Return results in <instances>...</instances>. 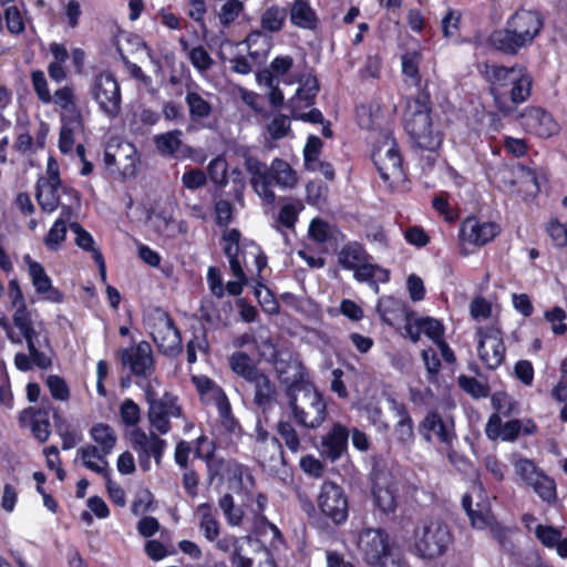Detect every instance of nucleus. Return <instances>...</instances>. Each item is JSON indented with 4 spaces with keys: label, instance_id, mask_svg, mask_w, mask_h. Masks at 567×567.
I'll use <instances>...</instances> for the list:
<instances>
[{
    "label": "nucleus",
    "instance_id": "1",
    "mask_svg": "<svg viewBox=\"0 0 567 567\" xmlns=\"http://www.w3.org/2000/svg\"><path fill=\"white\" fill-rule=\"evenodd\" d=\"M483 75L488 83L494 106L504 116L513 115L517 106L532 95L534 80L524 64H486Z\"/></svg>",
    "mask_w": 567,
    "mask_h": 567
},
{
    "label": "nucleus",
    "instance_id": "2",
    "mask_svg": "<svg viewBox=\"0 0 567 567\" xmlns=\"http://www.w3.org/2000/svg\"><path fill=\"white\" fill-rule=\"evenodd\" d=\"M544 24L539 11L519 8L508 17L504 28L495 29L487 35L486 43L494 51L515 56L522 49L534 43Z\"/></svg>",
    "mask_w": 567,
    "mask_h": 567
},
{
    "label": "nucleus",
    "instance_id": "3",
    "mask_svg": "<svg viewBox=\"0 0 567 567\" xmlns=\"http://www.w3.org/2000/svg\"><path fill=\"white\" fill-rule=\"evenodd\" d=\"M244 166L249 174V182L254 192L267 205H274L276 194L274 186L281 189H292L298 184V174L291 165L279 157L272 159L270 166L256 156H246Z\"/></svg>",
    "mask_w": 567,
    "mask_h": 567
},
{
    "label": "nucleus",
    "instance_id": "4",
    "mask_svg": "<svg viewBox=\"0 0 567 567\" xmlns=\"http://www.w3.org/2000/svg\"><path fill=\"white\" fill-rule=\"evenodd\" d=\"M431 113V94L425 85L408 103L404 113V130L414 147L421 151L435 152L441 147L443 138L440 132L433 130Z\"/></svg>",
    "mask_w": 567,
    "mask_h": 567
},
{
    "label": "nucleus",
    "instance_id": "5",
    "mask_svg": "<svg viewBox=\"0 0 567 567\" xmlns=\"http://www.w3.org/2000/svg\"><path fill=\"white\" fill-rule=\"evenodd\" d=\"M292 421L305 429H317L328 412L323 396L315 389L303 385L301 379L293 380L286 390Z\"/></svg>",
    "mask_w": 567,
    "mask_h": 567
},
{
    "label": "nucleus",
    "instance_id": "6",
    "mask_svg": "<svg viewBox=\"0 0 567 567\" xmlns=\"http://www.w3.org/2000/svg\"><path fill=\"white\" fill-rule=\"evenodd\" d=\"M363 560L372 567H402L403 561L382 528H363L358 538Z\"/></svg>",
    "mask_w": 567,
    "mask_h": 567
},
{
    "label": "nucleus",
    "instance_id": "7",
    "mask_svg": "<svg viewBox=\"0 0 567 567\" xmlns=\"http://www.w3.org/2000/svg\"><path fill=\"white\" fill-rule=\"evenodd\" d=\"M145 401L148 405L147 419L152 429L165 435L172 431L171 419H185L179 396L172 391H164L159 396L151 383L144 388Z\"/></svg>",
    "mask_w": 567,
    "mask_h": 567
},
{
    "label": "nucleus",
    "instance_id": "8",
    "mask_svg": "<svg viewBox=\"0 0 567 567\" xmlns=\"http://www.w3.org/2000/svg\"><path fill=\"white\" fill-rule=\"evenodd\" d=\"M452 540L453 535L447 524L441 519L424 520L414 532V548L423 559L443 556Z\"/></svg>",
    "mask_w": 567,
    "mask_h": 567
},
{
    "label": "nucleus",
    "instance_id": "9",
    "mask_svg": "<svg viewBox=\"0 0 567 567\" xmlns=\"http://www.w3.org/2000/svg\"><path fill=\"white\" fill-rule=\"evenodd\" d=\"M150 334L158 351L166 357H177L183 351L182 333L172 316L157 307L146 321Z\"/></svg>",
    "mask_w": 567,
    "mask_h": 567
},
{
    "label": "nucleus",
    "instance_id": "10",
    "mask_svg": "<svg viewBox=\"0 0 567 567\" xmlns=\"http://www.w3.org/2000/svg\"><path fill=\"white\" fill-rule=\"evenodd\" d=\"M371 158L381 179L389 186H394L406 178L403 156L392 134L385 135L383 141L374 146Z\"/></svg>",
    "mask_w": 567,
    "mask_h": 567
},
{
    "label": "nucleus",
    "instance_id": "11",
    "mask_svg": "<svg viewBox=\"0 0 567 567\" xmlns=\"http://www.w3.org/2000/svg\"><path fill=\"white\" fill-rule=\"evenodd\" d=\"M35 199L43 213L51 214L59 207L62 208V215L71 214L73 205L80 203V193L63 183L41 182L35 184Z\"/></svg>",
    "mask_w": 567,
    "mask_h": 567
},
{
    "label": "nucleus",
    "instance_id": "12",
    "mask_svg": "<svg viewBox=\"0 0 567 567\" xmlns=\"http://www.w3.org/2000/svg\"><path fill=\"white\" fill-rule=\"evenodd\" d=\"M502 227L498 223L493 220H484L476 215H468L465 217L458 227V243L462 248V254L466 255L467 247L480 249L501 234Z\"/></svg>",
    "mask_w": 567,
    "mask_h": 567
},
{
    "label": "nucleus",
    "instance_id": "13",
    "mask_svg": "<svg viewBox=\"0 0 567 567\" xmlns=\"http://www.w3.org/2000/svg\"><path fill=\"white\" fill-rule=\"evenodd\" d=\"M317 504L322 516L334 526L343 525L349 517V498L342 486L332 481H324L317 496Z\"/></svg>",
    "mask_w": 567,
    "mask_h": 567
},
{
    "label": "nucleus",
    "instance_id": "14",
    "mask_svg": "<svg viewBox=\"0 0 567 567\" xmlns=\"http://www.w3.org/2000/svg\"><path fill=\"white\" fill-rule=\"evenodd\" d=\"M90 436L96 443L86 444L78 450V456L82 460L83 466L86 468L87 463H95L92 458L101 462V466H109L106 460L116 445L117 436L114 429L106 423H95L90 429Z\"/></svg>",
    "mask_w": 567,
    "mask_h": 567
},
{
    "label": "nucleus",
    "instance_id": "15",
    "mask_svg": "<svg viewBox=\"0 0 567 567\" xmlns=\"http://www.w3.org/2000/svg\"><path fill=\"white\" fill-rule=\"evenodd\" d=\"M92 96L100 110L110 118L120 115L122 109L121 86L110 71H102L94 76Z\"/></svg>",
    "mask_w": 567,
    "mask_h": 567
},
{
    "label": "nucleus",
    "instance_id": "16",
    "mask_svg": "<svg viewBox=\"0 0 567 567\" xmlns=\"http://www.w3.org/2000/svg\"><path fill=\"white\" fill-rule=\"evenodd\" d=\"M13 326L20 331L22 340L27 342L28 351L30 352L35 367L41 370H48L52 365V359L44 352L37 348V342L40 333L34 328L32 319V311L28 306L17 308L12 315Z\"/></svg>",
    "mask_w": 567,
    "mask_h": 567
},
{
    "label": "nucleus",
    "instance_id": "17",
    "mask_svg": "<svg viewBox=\"0 0 567 567\" xmlns=\"http://www.w3.org/2000/svg\"><path fill=\"white\" fill-rule=\"evenodd\" d=\"M117 358L124 367H128L136 378H150L155 371L152 347L147 341L117 351Z\"/></svg>",
    "mask_w": 567,
    "mask_h": 567
},
{
    "label": "nucleus",
    "instance_id": "18",
    "mask_svg": "<svg viewBox=\"0 0 567 567\" xmlns=\"http://www.w3.org/2000/svg\"><path fill=\"white\" fill-rule=\"evenodd\" d=\"M417 431L426 442H432L433 436L445 445H452L456 439L455 424L452 417L443 419L437 411H429L417 425Z\"/></svg>",
    "mask_w": 567,
    "mask_h": 567
},
{
    "label": "nucleus",
    "instance_id": "19",
    "mask_svg": "<svg viewBox=\"0 0 567 567\" xmlns=\"http://www.w3.org/2000/svg\"><path fill=\"white\" fill-rule=\"evenodd\" d=\"M520 123L529 134L548 138L559 130L553 115L543 107L528 106L520 114Z\"/></svg>",
    "mask_w": 567,
    "mask_h": 567
},
{
    "label": "nucleus",
    "instance_id": "20",
    "mask_svg": "<svg viewBox=\"0 0 567 567\" xmlns=\"http://www.w3.org/2000/svg\"><path fill=\"white\" fill-rule=\"evenodd\" d=\"M28 266L29 276L31 278L34 290L38 295L53 303H61L64 299L63 293L52 285L51 278L45 272L44 267L31 258L30 255L23 257Z\"/></svg>",
    "mask_w": 567,
    "mask_h": 567
},
{
    "label": "nucleus",
    "instance_id": "21",
    "mask_svg": "<svg viewBox=\"0 0 567 567\" xmlns=\"http://www.w3.org/2000/svg\"><path fill=\"white\" fill-rule=\"evenodd\" d=\"M348 440L347 427L339 423L333 424L331 430L322 436L318 451L323 458L336 462L347 451Z\"/></svg>",
    "mask_w": 567,
    "mask_h": 567
},
{
    "label": "nucleus",
    "instance_id": "22",
    "mask_svg": "<svg viewBox=\"0 0 567 567\" xmlns=\"http://www.w3.org/2000/svg\"><path fill=\"white\" fill-rule=\"evenodd\" d=\"M377 311L381 320L390 327H394L402 320L409 321L414 315L405 301L393 296L381 297L377 305Z\"/></svg>",
    "mask_w": 567,
    "mask_h": 567
},
{
    "label": "nucleus",
    "instance_id": "23",
    "mask_svg": "<svg viewBox=\"0 0 567 567\" xmlns=\"http://www.w3.org/2000/svg\"><path fill=\"white\" fill-rule=\"evenodd\" d=\"M485 434L491 441L515 442L522 434V421L512 419L503 423L498 415L491 414L485 424Z\"/></svg>",
    "mask_w": 567,
    "mask_h": 567
},
{
    "label": "nucleus",
    "instance_id": "24",
    "mask_svg": "<svg viewBox=\"0 0 567 567\" xmlns=\"http://www.w3.org/2000/svg\"><path fill=\"white\" fill-rule=\"evenodd\" d=\"M131 443L133 449H141L146 452L150 457H153L157 465L161 464L165 453L167 443L157 434L152 433L148 437L141 427L131 431Z\"/></svg>",
    "mask_w": 567,
    "mask_h": 567
},
{
    "label": "nucleus",
    "instance_id": "25",
    "mask_svg": "<svg viewBox=\"0 0 567 567\" xmlns=\"http://www.w3.org/2000/svg\"><path fill=\"white\" fill-rule=\"evenodd\" d=\"M297 81L299 86L291 99L292 107H312L316 104L317 96L320 92V82L317 75L308 73L306 75H301Z\"/></svg>",
    "mask_w": 567,
    "mask_h": 567
},
{
    "label": "nucleus",
    "instance_id": "26",
    "mask_svg": "<svg viewBox=\"0 0 567 567\" xmlns=\"http://www.w3.org/2000/svg\"><path fill=\"white\" fill-rule=\"evenodd\" d=\"M372 259H367L359 265L352 272L353 278L361 284H368L377 292L379 284H388L391 280V271L379 264H372Z\"/></svg>",
    "mask_w": 567,
    "mask_h": 567
},
{
    "label": "nucleus",
    "instance_id": "27",
    "mask_svg": "<svg viewBox=\"0 0 567 567\" xmlns=\"http://www.w3.org/2000/svg\"><path fill=\"white\" fill-rule=\"evenodd\" d=\"M289 19L292 25L305 30H315L319 24L317 12L309 0H293L289 10Z\"/></svg>",
    "mask_w": 567,
    "mask_h": 567
},
{
    "label": "nucleus",
    "instance_id": "28",
    "mask_svg": "<svg viewBox=\"0 0 567 567\" xmlns=\"http://www.w3.org/2000/svg\"><path fill=\"white\" fill-rule=\"evenodd\" d=\"M367 259H373L368 252L364 245L357 241H348L338 252V264L344 270L353 271L359 265Z\"/></svg>",
    "mask_w": 567,
    "mask_h": 567
},
{
    "label": "nucleus",
    "instance_id": "29",
    "mask_svg": "<svg viewBox=\"0 0 567 567\" xmlns=\"http://www.w3.org/2000/svg\"><path fill=\"white\" fill-rule=\"evenodd\" d=\"M398 487L394 482L381 484L375 480L372 486L373 502L377 508L384 514L394 513L398 507Z\"/></svg>",
    "mask_w": 567,
    "mask_h": 567
},
{
    "label": "nucleus",
    "instance_id": "30",
    "mask_svg": "<svg viewBox=\"0 0 567 567\" xmlns=\"http://www.w3.org/2000/svg\"><path fill=\"white\" fill-rule=\"evenodd\" d=\"M248 383L254 385V403L262 409H270L276 399V385L262 371Z\"/></svg>",
    "mask_w": 567,
    "mask_h": 567
},
{
    "label": "nucleus",
    "instance_id": "31",
    "mask_svg": "<svg viewBox=\"0 0 567 567\" xmlns=\"http://www.w3.org/2000/svg\"><path fill=\"white\" fill-rule=\"evenodd\" d=\"M197 512L199 514V530L207 542L214 543L220 536V523L213 506L209 503L199 504Z\"/></svg>",
    "mask_w": 567,
    "mask_h": 567
},
{
    "label": "nucleus",
    "instance_id": "32",
    "mask_svg": "<svg viewBox=\"0 0 567 567\" xmlns=\"http://www.w3.org/2000/svg\"><path fill=\"white\" fill-rule=\"evenodd\" d=\"M53 102L61 109V118L69 117L73 122L72 117L82 116V112L76 104L74 90L71 85H64L55 90Z\"/></svg>",
    "mask_w": 567,
    "mask_h": 567
},
{
    "label": "nucleus",
    "instance_id": "33",
    "mask_svg": "<svg viewBox=\"0 0 567 567\" xmlns=\"http://www.w3.org/2000/svg\"><path fill=\"white\" fill-rule=\"evenodd\" d=\"M182 136L183 132L176 128L155 135L153 143L159 155L176 157L177 152L183 146Z\"/></svg>",
    "mask_w": 567,
    "mask_h": 567
},
{
    "label": "nucleus",
    "instance_id": "34",
    "mask_svg": "<svg viewBox=\"0 0 567 567\" xmlns=\"http://www.w3.org/2000/svg\"><path fill=\"white\" fill-rule=\"evenodd\" d=\"M185 103L188 107V115L192 122L207 118L213 112L212 104L196 90H192L189 85H187Z\"/></svg>",
    "mask_w": 567,
    "mask_h": 567
},
{
    "label": "nucleus",
    "instance_id": "35",
    "mask_svg": "<svg viewBox=\"0 0 567 567\" xmlns=\"http://www.w3.org/2000/svg\"><path fill=\"white\" fill-rule=\"evenodd\" d=\"M61 118V128L59 134V150L62 154L70 153L74 147L75 133L81 132L84 127L83 116Z\"/></svg>",
    "mask_w": 567,
    "mask_h": 567
},
{
    "label": "nucleus",
    "instance_id": "36",
    "mask_svg": "<svg viewBox=\"0 0 567 567\" xmlns=\"http://www.w3.org/2000/svg\"><path fill=\"white\" fill-rule=\"evenodd\" d=\"M86 468L101 475L105 480V487L109 498L116 506L123 507L126 504V495L124 489L112 481L111 470L105 466H101L99 463H87Z\"/></svg>",
    "mask_w": 567,
    "mask_h": 567
},
{
    "label": "nucleus",
    "instance_id": "37",
    "mask_svg": "<svg viewBox=\"0 0 567 567\" xmlns=\"http://www.w3.org/2000/svg\"><path fill=\"white\" fill-rule=\"evenodd\" d=\"M422 61V53L417 50L406 51L401 56V71L403 76L416 87H422V75L420 72V63Z\"/></svg>",
    "mask_w": 567,
    "mask_h": 567
},
{
    "label": "nucleus",
    "instance_id": "38",
    "mask_svg": "<svg viewBox=\"0 0 567 567\" xmlns=\"http://www.w3.org/2000/svg\"><path fill=\"white\" fill-rule=\"evenodd\" d=\"M197 351H200L205 355H208L210 352L207 330L204 326L194 328L192 338L186 343V355L188 364L196 363Z\"/></svg>",
    "mask_w": 567,
    "mask_h": 567
},
{
    "label": "nucleus",
    "instance_id": "39",
    "mask_svg": "<svg viewBox=\"0 0 567 567\" xmlns=\"http://www.w3.org/2000/svg\"><path fill=\"white\" fill-rule=\"evenodd\" d=\"M229 367L235 374L243 378L246 382L261 372L252 362V359L243 351H236L229 357Z\"/></svg>",
    "mask_w": 567,
    "mask_h": 567
},
{
    "label": "nucleus",
    "instance_id": "40",
    "mask_svg": "<svg viewBox=\"0 0 567 567\" xmlns=\"http://www.w3.org/2000/svg\"><path fill=\"white\" fill-rule=\"evenodd\" d=\"M491 404L494 413L502 417H511L519 413V403L506 391H496L491 395Z\"/></svg>",
    "mask_w": 567,
    "mask_h": 567
},
{
    "label": "nucleus",
    "instance_id": "41",
    "mask_svg": "<svg viewBox=\"0 0 567 567\" xmlns=\"http://www.w3.org/2000/svg\"><path fill=\"white\" fill-rule=\"evenodd\" d=\"M286 19V8L274 4L262 12L260 17V27L264 31L277 33L285 27Z\"/></svg>",
    "mask_w": 567,
    "mask_h": 567
},
{
    "label": "nucleus",
    "instance_id": "42",
    "mask_svg": "<svg viewBox=\"0 0 567 567\" xmlns=\"http://www.w3.org/2000/svg\"><path fill=\"white\" fill-rule=\"evenodd\" d=\"M505 353L506 349L503 339L493 342L492 354L486 350V347H483L482 341L477 344V354L480 360L491 370H495L502 365L505 360Z\"/></svg>",
    "mask_w": 567,
    "mask_h": 567
},
{
    "label": "nucleus",
    "instance_id": "43",
    "mask_svg": "<svg viewBox=\"0 0 567 567\" xmlns=\"http://www.w3.org/2000/svg\"><path fill=\"white\" fill-rule=\"evenodd\" d=\"M218 410L220 415V424L225 432L231 437L240 439L243 436V429L238 420L231 413V406L227 398L224 395L223 400L218 402Z\"/></svg>",
    "mask_w": 567,
    "mask_h": 567
},
{
    "label": "nucleus",
    "instance_id": "44",
    "mask_svg": "<svg viewBox=\"0 0 567 567\" xmlns=\"http://www.w3.org/2000/svg\"><path fill=\"white\" fill-rule=\"evenodd\" d=\"M323 142L317 135H309L303 147V167L306 171L316 172L319 157L322 153Z\"/></svg>",
    "mask_w": 567,
    "mask_h": 567
},
{
    "label": "nucleus",
    "instance_id": "45",
    "mask_svg": "<svg viewBox=\"0 0 567 567\" xmlns=\"http://www.w3.org/2000/svg\"><path fill=\"white\" fill-rule=\"evenodd\" d=\"M529 486L534 492L546 503L553 504L557 499L556 483L554 478L546 475L544 472L539 474Z\"/></svg>",
    "mask_w": 567,
    "mask_h": 567
},
{
    "label": "nucleus",
    "instance_id": "46",
    "mask_svg": "<svg viewBox=\"0 0 567 567\" xmlns=\"http://www.w3.org/2000/svg\"><path fill=\"white\" fill-rule=\"evenodd\" d=\"M457 384L465 393L476 400L487 398L491 393L489 385L478 381L474 377L461 374L457 378Z\"/></svg>",
    "mask_w": 567,
    "mask_h": 567
},
{
    "label": "nucleus",
    "instance_id": "47",
    "mask_svg": "<svg viewBox=\"0 0 567 567\" xmlns=\"http://www.w3.org/2000/svg\"><path fill=\"white\" fill-rule=\"evenodd\" d=\"M224 475L230 484L234 483L240 487L244 484L245 477L248 481L254 482V477L249 471V467L235 460L226 461L224 464Z\"/></svg>",
    "mask_w": 567,
    "mask_h": 567
},
{
    "label": "nucleus",
    "instance_id": "48",
    "mask_svg": "<svg viewBox=\"0 0 567 567\" xmlns=\"http://www.w3.org/2000/svg\"><path fill=\"white\" fill-rule=\"evenodd\" d=\"M30 80L37 99L44 105L51 104L53 96L44 72L42 70H32L30 72Z\"/></svg>",
    "mask_w": 567,
    "mask_h": 567
},
{
    "label": "nucleus",
    "instance_id": "49",
    "mask_svg": "<svg viewBox=\"0 0 567 567\" xmlns=\"http://www.w3.org/2000/svg\"><path fill=\"white\" fill-rule=\"evenodd\" d=\"M228 163L225 158L218 156L213 158L207 165V177L219 188L223 189L228 184Z\"/></svg>",
    "mask_w": 567,
    "mask_h": 567
},
{
    "label": "nucleus",
    "instance_id": "50",
    "mask_svg": "<svg viewBox=\"0 0 567 567\" xmlns=\"http://www.w3.org/2000/svg\"><path fill=\"white\" fill-rule=\"evenodd\" d=\"M277 433L291 453H298L301 449L299 434L290 421L280 420L277 423Z\"/></svg>",
    "mask_w": 567,
    "mask_h": 567
},
{
    "label": "nucleus",
    "instance_id": "51",
    "mask_svg": "<svg viewBox=\"0 0 567 567\" xmlns=\"http://www.w3.org/2000/svg\"><path fill=\"white\" fill-rule=\"evenodd\" d=\"M121 422L126 427H138L141 421V408L132 399H125L120 405Z\"/></svg>",
    "mask_w": 567,
    "mask_h": 567
},
{
    "label": "nucleus",
    "instance_id": "52",
    "mask_svg": "<svg viewBox=\"0 0 567 567\" xmlns=\"http://www.w3.org/2000/svg\"><path fill=\"white\" fill-rule=\"evenodd\" d=\"M417 326L421 328V332L424 333L435 344L444 340V326L443 323L432 317L419 318Z\"/></svg>",
    "mask_w": 567,
    "mask_h": 567
},
{
    "label": "nucleus",
    "instance_id": "53",
    "mask_svg": "<svg viewBox=\"0 0 567 567\" xmlns=\"http://www.w3.org/2000/svg\"><path fill=\"white\" fill-rule=\"evenodd\" d=\"M68 233L66 224L63 218H58L44 237V245L49 250L55 251L65 240Z\"/></svg>",
    "mask_w": 567,
    "mask_h": 567
},
{
    "label": "nucleus",
    "instance_id": "54",
    "mask_svg": "<svg viewBox=\"0 0 567 567\" xmlns=\"http://www.w3.org/2000/svg\"><path fill=\"white\" fill-rule=\"evenodd\" d=\"M219 507L223 511L227 523L231 526H238L243 522L244 512L237 507L231 494L226 493L219 498Z\"/></svg>",
    "mask_w": 567,
    "mask_h": 567
},
{
    "label": "nucleus",
    "instance_id": "55",
    "mask_svg": "<svg viewBox=\"0 0 567 567\" xmlns=\"http://www.w3.org/2000/svg\"><path fill=\"white\" fill-rule=\"evenodd\" d=\"M535 537L543 547L554 549L561 537V530L551 525L538 524L535 528Z\"/></svg>",
    "mask_w": 567,
    "mask_h": 567
},
{
    "label": "nucleus",
    "instance_id": "56",
    "mask_svg": "<svg viewBox=\"0 0 567 567\" xmlns=\"http://www.w3.org/2000/svg\"><path fill=\"white\" fill-rule=\"evenodd\" d=\"M224 254L227 256L229 260V267L233 275L236 278H248L244 271L243 265H247L246 255L248 254L246 249L240 252L233 251L231 245L224 246Z\"/></svg>",
    "mask_w": 567,
    "mask_h": 567
},
{
    "label": "nucleus",
    "instance_id": "57",
    "mask_svg": "<svg viewBox=\"0 0 567 567\" xmlns=\"http://www.w3.org/2000/svg\"><path fill=\"white\" fill-rule=\"evenodd\" d=\"M383 60L379 53L368 54L364 64L359 70L362 80L380 79L382 73Z\"/></svg>",
    "mask_w": 567,
    "mask_h": 567
},
{
    "label": "nucleus",
    "instance_id": "58",
    "mask_svg": "<svg viewBox=\"0 0 567 567\" xmlns=\"http://www.w3.org/2000/svg\"><path fill=\"white\" fill-rule=\"evenodd\" d=\"M546 233L555 247H567V223L563 224L556 218L550 219L546 225Z\"/></svg>",
    "mask_w": 567,
    "mask_h": 567
},
{
    "label": "nucleus",
    "instance_id": "59",
    "mask_svg": "<svg viewBox=\"0 0 567 567\" xmlns=\"http://www.w3.org/2000/svg\"><path fill=\"white\" fill-rule=\"evenodd\" d=\"M491 517V505L487 502H477L468 517L471 526L476 529H484Z\"/></svg>",
    "mask_w": 567,
    "mask_h": 567
},
{
    "label": "nucleus",
    "instance_id": "60",
    "mask_svg": "<svg viewBox=\"0 0 567 567\" xmlns=\"http://www.w3.org/2000/svg\"><path fill=\"white\" fill-rule=\"evenodd\" d=\"M3 17L6 20L7 29L12 34H20L24 32L25 24L23 17L16 4L9 6L4 9Z\"/></svg>",
    "mask_w": 567,
    "mask_h": 567
},
{
    "label": "nucleus",
    "instance_id": "61",
    "mask_svg": "<svg viewBox=\"0 0 567 567\" xmlns=\"http://www.w3.org/2000/svg\"><path fill=\"white\" fill-rule=\"evenodd\" d=\"M432 207L450 224L455 223L460 217L458 210L451 206L445 195L434 196Z\"/></svg>",
    "mask_w": 567,
    "mask_h": 567
},
{
    "label": "nucleus",
    "instance_id": "62",
    "mask_svg": "<svg viewBox=\"0 0 567 567\" xmlns=\"http://www.w3.org/2000/svg\"><path fill=\"white\" fill-rule=\"evenodd\" d=\"M47 386L54 400L68 401L70 399V389L65 380L56 374H51L47 378Z\"/></svg>",
    "mask_w": 567,
    "mask_h": 567
},
{
    "label": "nucleus",
    "instance_id": "63",
    "mask_svg": "<svg viewBox=\"0 0 567 567\" xmlns=\"http://www.w3.org/2000/svg\"><path fill=\"white\" fill-rule=\"evenodd\" d=\"M566 318V311L559 306L545 312V319L551 324V330L557 336H563L567 332Z\"/></svg>",
    "mask_w": 567,
    "mask_h": 567
},
{
    "label": "nucleus",
    "instance_id": "64",
    "mask_svg": "<svg viewBox=\"0 0 567 567\" xmlns=\"http://www.w3.org/2000/svg\"><path fill=\"white\" fill-rule=\"evenodd\" d=\"M182 184L186 189L196 190L207 184V174L200 168H189L182 175Z\"/></svg>",
    "mask_w": 567,
    "mask_h": 567
}]
</instances>
